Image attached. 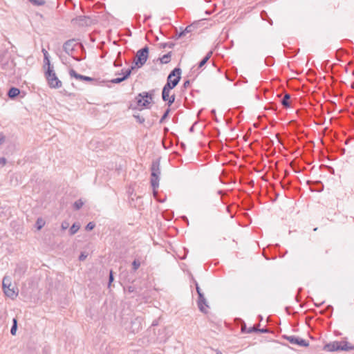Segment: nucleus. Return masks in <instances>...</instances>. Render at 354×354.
<instances>
[{
  "label": "nucleus",
  "instance_id": "nucleus-32",
  "mask_svg": "<svg viewBox=\"0 0 354 354\" xmlns=\"http://www.w3.org/2000/svg\"><path fill=\"white\" fill-rule=\"evenodd\" d=\"M169 113V109H168L165 112V113L163 114V115L162 116V118H160V123H162V122L165 121V120L167 118Z\"/></svg>",
  "mask_w": 354,
  "mask_h": 354
},
{
  "label": "nucleus",
  "instance_id": "nucleus-26",
  "mask_svg": "<svg viewBox=\"0 0 354 354\" xmlns=\"http://www.w3.org/2000/svg\"><path fill=\"white\" fill-rule=\"evenodd\" d=\"M30 3L35 6H43L45 4V0H28Z\"/></svg>",
  "mask_w": 354,
  "mask_h": 354
},
{
  "label": "nucleus",
  "instance_id": "nucleus-50",
  "mask_svg": "<svg viewBox=\"0 0 354 354\" xmlns=\"http://www.w3.org/2000/svg\"><path fill=\"white\" fill-rule=\"evenodd\" d=\"M156 324V322H154V323L152 324V326H154Z\"/></svg>",
  "mask_w": 354,
  "mask_h": 354
},
{
  "label": "nucleus",
  "instance_id": "nucleus-20",
  "mask_svg": "<svg viewBox=\"0 0 354 354\" xmlns=\"http://www.w3.org/2000/svg\"><path fill=\"white\" fill-rule=\"evenodd\" d=\"M171 53L164 55L160 59L161 63L167 64L170 62Z\"/></svg>",
  "mask_w": 354,
  "mask_h": 354
},
{
  "label": "nucleus",
  "instance_id": "nucleus-22",
  "mask_svg": "<svg viewBox=\"0 0 354 354\" xmlns=\"http://www.w3.org/2000/svg\"><path fill=\"white\" fill-rule=\"evenodd\" d=\"M44 68L45 71L46 70V68H50V69L53 68V66H51V64H50L49 57H47V59L44 58Z\"/></svg>",
  "mask_w": 354,
  "mask_h": 354
},
{
  "label": "nucleus",
  "instance_id": "nucleus-7",
  "mask_svg": "<svg viewBox=\"0 0 354 354\" xmlns=\"http://www.w3.org/2000/svg\"><path fill=\"white\" fill-rule=\"evenodd\" d=\"M285 339L292 344H297L301 346L306 347L309 344L306 340L296 336H285Z\"/></svg>",
  "mask_w": 354,
  "mask_h": 354
},
{
  "label": "nucleus",
  "instance_id": "nucleus-23",
  "mask_svg": "<svg viewBox=\"0 0 354 354\" xmlns=\"http://www.w3.org/2000/svg\"><path fill=\"white\" fill-rule=\"evenodd\" d=\"M17 328V319L15 318V319H13V325L10 330V333L12 335H15L16 334Z\"/></svg>",
  "mask_w": 354,
  "mask_h": 354
},
{
  "label": "nucleus",
  "instance_id": "nucleus-48",
  "mask_svg": "<svg viewBox=\"0 0 354 354\" xmlns=\"http://www.w3.org/2000/svg\"><path fill=\"white\" fill-rule=\"evenodd\" d=\"M323 303H324V302H321L319 304H315V305H316V306H321L322 304H323Z\"/></svg>",
  "mask_w": 354,
  "mask_h": 354
},
{
  "label": "nucleus",
  "instance_id": "nucleus-36",
  "mask_svg": "<svg viewBox=\"0 0 354 354\" xmlns=\"http://www.w3.org/2000/svg\"><path fill=\"white\" fill-rule=\"evenodd\" d=\"M134 117L137 119V121L140 124L145 122V118L143 117H141L140 115H134Z\"/></svg>",
  "mask_w": 354,
  "mask_h": 354
},
{
  "label": "nucleus",
  "instance_id": "nucleus-4",
  "mask_svg": "<svg viewBox=\"0 0 354 354\" xmlns=\"http://www.w3.org/2000/svg\"><path fill=\"white\" fill-rule=\"evenodd\" d=\"M149 54V48L147 46L138 50L136 53V59L134 60L135 65L137 68L142 67L147 62Z\"/></svg>",
  "mask_w": 354,
  "mask_h": 354
},
{
  "label": "nucleus",
  "instance_id": "nucleus-40",
  "mask_svg": "<svg viewBox=\"0 0 354 354\" xmlns=\"http://www.w3.org/2000/svg\"><path fill=\"white\" fill-rule=\"evenodd\" d=\"M6 163V159L5 158H0V164L4 165Z\"/></svg>",
  "mask_w": 354,
  "mask_h": 354
},
{
  "label": "nucleus",
  "instance_id": "nucleus-45",
  "mask_svg": "<svg viewBox=\"0 0 354 354\" xmlns=\"http://www.w3.org/2000/svg\"><path fill=\"white\" fill-rule=\"evenodd\" d=\"M332 310H333V306H332L329 305L326 308V311H330V313H332Z\"/></svg>",
  "mask_w": 354,
  "mask_h": 354
},
{
  "label": "nucleus",
  "instance_id": "nucleus-21",
  "mask_svg": "<svg viewBox=\"0 0 354 354\" xmlns=\"http://www.w3.org/2000/svg\"><path fill=\"white\" fill-rule=\"evenodd\" d=\"M261 17L262 18L263 20L268 21L270 24H271V25L272 24V19L269 18V17L266 11H262L261 12Z\"/></svg>",
  "mask_w": 354,
  "mask_h": 354
},
{
  "label": "nucleus",
  "instance_id": "nucleus-33",
  "mask_svg": "<svg viewBox=\"0 0 354 354\" xmlns=\"http://www.w3.org/2000/svg\"><path fill=\"white\" fill-rule=\"evenodd\" d=\"M95 227V223L93 222H89L86 226V230L88 231L92 230Z\"/></svg>",
  "mask_w": 354,
  "mask_h": 354
},
{
  "label": "nucleus",
  "instance_id": "nucleus-39",
  "mask_svg": "<svg viewBox=\"0 0 354 354\" xmlns=\"http://www.w3.org/2000/svg\"><path fill=\"white\" fill-rule=\"evenodd\" d=\"M41 52L44 54V58L47 59V57H49V54L45 48H42Z\"/></svg>",
  "mask_w": 354,
  "mask_h": 354
},
{
  "label": "nucleus",
  "instance_id": "nucleus-14",
  "mask_svg": "<svg viewBox=\"0 0 354 354\" xmlns=\"http://www.w3.org/2000/svg\"><path fill=\"white\" fill-rule=\"evenodd\" d=\"M26 272V268L23 265H17L15 270V276L21 277Z\"/></svg>",
  "mask_w": 354,
  "mask_h": 354
},
{
  "label": "nucleus",
  "instance_id": "nucleus-25",
  "mask_svg": "<svg viewBox=\"0 0 354 354\" xmlns=\"http://www.w3.org/2000/svg\"><path fill=\"white\" fill-rule=\"evenodd\" d=\"M36 224H37V230H39L43 227V226L45 224V222L42 218H39L37 220Z\"/></svg>",
  "mask_w": 354,
  "mask_h": 354
},
{
  "label": "nucleus",
  "instance_id": "nucleus-11",
  "mask_svg": "<svg viewBox=\"0 0 354 354\" xmlns=\"http://www.w3.org/2000/svg\"><path fill=\"white\" fill-rule=\"evenodd\" d=\"M198 306L201 312H207L206 308H208V305L203 294H200V296H198Z\"/></svg>",
  "mask_w": 354,
  "mask_h": 354
},
{
  "label": "nucleus",
  "instance_id": "nucleus-13",
  "mask_svg": "<svg viewBox=\"0 0 354 354\" xmlns=\"http://www.w3.org/2000/svg\"><path fill=\"white\" fill-rule=\"evenodd\" d=\"M339 348L338 351H351L354 350V346H351L348 342H338Z\"/></svg>",
  "mask_w": 354,
  "mask_h": 354
},
{
  "label": "nucleus",
  "instance_id": "nucleus-16",
  "mask_svg": "<svg viewBox=\"0 0 354 354\" xmlns=\"http://www.w3.org/2000/svg\"><path fill=\"white\" fill-rule=\"evenodd\" d=\"M212 55V52L209 51L205 56V57L200 62V63L198 64V68H201V67H203L207 62V61L209 59V58L211 57Z\"/></svg>",
  "mask_w": 354,
  "mask_h": 354
},
{
  "label": "nucleus",
  "instance_id": "nucleus-37",
  "mask_svg": "<svg viewBox=\"0 0 354 354\" xmlns=\"http://www.w3.org/2000/svg\"><path fill=\"white\" fill-rule=\"evenodd\" d=\"M87 257V254L84 252H82L79 257L80 261H84L86 258Z\"/></svg>",
  "mask_w": 354,
  "mask_h": 354
},
{
  "label": "nucleus",
  "instance_id": "nucleus-31",
  "mask_svg": "<svg viewBox=\"0 0 354 354\" xmlns=\"http://www.w3.org/2000/svg\"><path fill=\"white\" fill-rule=\"evenodd\" d=\"M174 46V44L172 43V42H167V43H163V44H161V46L162 48H172Z\"/></svg>",
  "mask_w": 354,
  "mask_h": 354
},
{
  "label": "nucleus",
  "instance_id": "nucleus-44",
  "mask_svg": "<svg viewBox=\"0 0 354 354\" xmlns=\"http://www.w3.org/2000/svg\"><path fill=\"white\" fill-rule=\"evenodd\" d=\"M4 140H5L4 136L2 133H0V144L3 142Z\"/></svg>",
  "mask_w": 354,
  "mask_h": 354
},
{
  "label": "nucleus",
  "instance_id": "nucleus-6",
  "mask_svg": "<svg viewBox=\"0 0 354 354\" xmlns=\"http://www.w3.org/2000/svg\"><path fill=\"white\" fill-rule=\"evenodd\" d=\"M171 87L169 84H166L162 89V97L164 101H168V105L170 106L171 104L175 100V95H173L171 96L169 95L170 91L171 90Z\"/></svg>",
  "mask_w": 354,
  "mask_h": 354
},
{
  "label": "nucleus",
  "instance_id": "nucleus-8",
  "mask_svg": "<svg viewBox=\"0 0 354 354\" xmlns=\"http://www.w3.org/2000/svg\"><path fill=\"white\" fill-rule=\"evenodd\" d=\"M76 45L77 43L75 39H69L64 44L63 49L66 54L70 55H72V53L74 50V48Z\"/></svg>",
  "mask_w": 354,
  "mask_h": 354
},
{
  "label": "nucleus",
  "instance_id": "nucleus-35",
  "mask_svg": "<svg viewBox=\"0 0 354 354\" xmlns=\"http://www.w3.org/2000/svg\"><path fill=\"white\" fill-rule=\"evenodd\" d=\"M259 330V328L256 326H253V327H250V328H248L247 333H251L252 332H258Z\"/></svg>",
  "mask_w": 354,
  "mask_h": 354
},
{
  "label": "nucleus",
  "instance_id": "nucleus-3",
  "mask_svg": "<svg viewBox=\"0 0 354 354\" xmlns=\"http://www.w3.org/2000/svg\"><path fill=\"white\" fill-rule=\"evenodd\" d=\"M154 91H151L149 92H142L136 97L137 104L138 106L140 107H147L153 100Z\"/></svg>",
  "mask_w": 354,
  "mask_h": 354
},
{
  "label": "nucleus",
  "instance_id": "nucleus-47",
  "mask_svg": "<svg viewBox=\"0 0 354 354\" xmlns=\"http://www.w3.org/2000/svg\"><path fill=\"white\" fill-rule=\"evenodd\" d=\"M216 354H222V353L218 350H216Z\"/></svg>",
  "mask_w": 354,
  "mask_h": 354
},
{
  "label": "nucleus",
  "instance_id": "nucleus-43",
  "mask_svg": "<svg viewBox=\"0 0 354 354\" xmlns=\"http://www.w3.org/2000/svg\"><path fill=\"white\" fill-rule=\"evenodd\" d=\"M258 332L261 333H266L268 332V330L266 328H262V329H259Z\"/></svg>",
  "mask_w": 354,
  "mask_h": 354
},
{
  "label": "nucleus",
  "instance_id": "nucleus-1",
  "mask_svg": "<svg viewBox=\"0 0 354 354\" xmlns=\"http://www.w3.org/2000/svg\"><path fill=\"white\" fill-rule=\"evenodd\" d=\"M151 170V185L153 189V196L155 198H156L158 192L157 191H156V189L158 188L159 186V180L160 176L159 160H156L152 162Z\"/></svg>",
  "mask_w": 354,
  "mask_h": 354
},
{
  "label": "nucleus",
  "instance_id": "nucleus-9",
  "mask_svg": "<svg viewBox=\"0 0 354 354\" xmlns=\"http://www.w3.org/2000/svg\"><path fill=\"white\" fill-rule=\"evenodd\" d=\"M69 75H70L71 77H74L76 80H80V81H86V82L93 81V78L88 77V76H84V75L78 74L74 69H71L69 71Z\"/></svg>",
  "mask_w": 354,
  "mask_h": 354
},
{
  "label": "nucleus",
  "instance_id": "nucleus-51",
  "mask_svg": "<svg viewBox=\"0 0 354 354\" xmlns=\"http://www.w3.org/2000/svg\"><path fill=\"white\" fill-rule=\"evenodd\" d=\"M156 324V322H154V323L152 324V326H154Z\"/></svg>",
  "mask_w": 354,
  "mask_h": 354
},
{
  "label": "nucleus",
  "instance_id": "nucleus-2",
  "mask_svg": "<svg viewBox=\"0 0 354 354\" xmlns=\"http://www.w3.org/2000/svg\"><path fill=\"white\" fill-rule=\"evenodd\" d=\"M45 77L47 80L48 86L52 88H59L62 87V83L57 77L53 68H46L44 72Z\"/></svg>",
  "mask_w": 354,
  "mask_h": 354
},
{
  "label": "nucleus",
  "instance_id": "nucleus-42",
  "mask_svg": "<svg viewBox=\"0 0 354 354\" xmlns=\"http://www.w3.org/2000/svg\"><path fill=\"white\" fill-rule=\"evenodd\" d=\"M122 65L121 61L115 60L114 62V66H120Z\"/></svg>",
  "mask_w": 354,
  "mask_h": 354
},
{
  "label": "nucleus",
  "instance_id": "nucleus-52",
  "mask_svg": "<svg viewBox=\"0 0 354 354\" xmlns=\"http://www.w3.org/2000/svg\"><path fill=\"white\" fill-rule=\"evenodd\" d=\"M190 131H193V127L190 128Z\"/></svg>",
  "mask_w": 354,
  "mask_h": 354
},
{
  "label": "nucleus",
  "instance_id": "nucleus-29",
  "mask_svg": "<svg viewBox=\"0 0 354 354\" xmlns=\"http://www.w3.org/2000/svg\"><path fill=\"white\" fill-rule=\"evenodd\" d=\"M192 27L191 26H187V27L185 28V30H183V32H181L179 34V37H182V36H184V35H185V34H186L187 32H191V30H192Z\"/></svg>",
  "mask_w": 354,
  "mask_h": 354
},
{
  "label": "nucleus",
  "instance_id": "nucleus-34",
  "mask_svg": "<svg viewBox=\"0 0 354 354\" xmlns=\"http://www.w3.org/2000/svg\"><path fill=\"white\" fill-rule=\"evenodd\" d=\"M69 227V223L67 221H63L61 227L63 230H66Z\"/></svg>",
  "mask_w": 354,
  "mask_h": 354
},
{
  "label": "nucleus",
  "instance_id": "nucleus-19",
  "mask_svg": "<svg viewBox=\"0 0 354 354\" xmlns=\"http://www.w3.org/2000/svg\"><path fill=\"white\" fill-rule=\"evenodd\" d=\"M80 227V225L78 223L73 224V225L71 227V228L69 230L70 234L71 235L75 234L79 230Z\"/></svg>",
  "mask_w": 354,
  "mask_h": 354
},
{
  "label": "nucleus",
  "instance_id": "nucleus-27",
  "mask_svg": "<svg viewBox=\"0 0 354 354\" xmlns=\"http://www.w3.org/2000/svg\"><path fill=\"white\" fill-rule=\"evenodd\" d=\"M134 68H135L134 66H131V68H129L125 71V72L124 73V75H123L124 80L127 79L129 77V75L131 73V71L133 70Z\"/></svg>",
  "mask_w": 354,
  "mask_h": 354
},
{
  "label": "nucleus",
  "instance_id": "nucleus-38",
  "mask_svg": "<svg viewBox=\"0 0 354 354\" xmlns=\"http://www.w3.org/2000/svg\"><path fill=\"white\" fill-rule=\"evenodd\" d=\"M195 285H196V291H197V293L198 295V296H200V294H203L202 292H201V290L200 288V287L198 286V284L196 281H195Z\"/></svg>",
  "mask_w": 354,
  "mask_h": 354
},
{
  "label": "nucleus",
  "instance_id": "nucleus-28",
  "mask_svg": "<svg viewBox=\"0 0 354 354\" xmlns=\"http://www.w3.org/2000/svg\"><path fill=\"white\" fill-rule=\"evenodd\" d=\"M140 266V261L138 260H134L132 263V267H133V271H136L139 268Z\"/></svg>",
  "mask_w": 354,
  "mask_h": 354
},
{
  "label": "nucleus",
  "instance_id": "nucleus-15",
  "mask_svg": "<svg viewBox=\"0 0 354 354\" xmlns=\"http://www.w3.org/2000/svg\"><path fill=\"white\" fill-rule=\"evenodd\" d=\"M19 93H20V91L19 88H15V87H12L8 91V95L10 98H14V97H17V95H19Z\"/></svg>",
  "mask_w": 354,
  "mask_h": 354
},
{
  "label": "nucleus",
  "instance_id": "nucleus-5",
  "mask_svg": "<svg viewBox=\"0 0 354 354\" xmlns=\"http://www.w3.org/2000/svg\"><path fill=\"white\" fill-rule=\"evenodd\" d=\"M181 70L179 68H174L167 77V82L171 88H174L180 79Z\"/></svg>",
  "mask_w": 354,
  "mask_h": 354
},
{
  "label": "nucleus",
  "instance_id": "nucleus-46",
  "mask_svg": "<svg viewBox=\"0 0 354 354\" xmlns=\"http://www.w3.org/2000/svg\"><path fill=\"white\" fill-rule=\"evenodd\" d=\"M189 84H190L189 81V80H187V81H185V82H184V84H183V86H184L185 88H187V86H189Z\"/></svg>",
  "mask_w": 354,
  "mask_h": 354
},
{
  "label": "nucleus",
  "instance_id": "nucleus-30",
  "mask_svg": "<svg viewBox=\"0 0 354 354\" xmlns=\"http://www.w3.org/2000/svg\"><path fill=\"white\" fill-rule=\"evenodd\" d=\"M124 80H125L124 77H118V78L113 79L111 80V82L113 84H119V83L123 82Z\"/></svg>",
  "mask_w": 354,
  "mask_h": 354
},
{
  "label": "nucleus",
  "instance_id": "nucleus-49",
  "mask_svg": "<svg viewBox=\"0 0 354 354\" xmlns=\"http://www.w3.org/2000/svg\"><path fill=\"white\" fill-rule=\"evenodd\" d=\"M215 112H216V111H215V110H212V114H215Z\"/></svg>",
  "mask_w": 354,
  "mask_h": 354
},
{
  "label": "nucleus",
  "instance_id": "nucleus-18",
  "mask_svg": "<svg viewBox=\"0 0 354 354\" xmlns=\"http://www.w3.org/2000/svg\"><path fill=\"white\" fill-rule=\"evenodd\" d=\"M290 98V95L289 94L286 93L284 95L283 99L281 100V104L284 107H286V108L290 107V102H289Z\"/></svg>",
  "mask_w": 354,
  "mask_h": 354
},
{
  "label": "nucleus",
  "instance_id": "nucleus-41",
  "mask_svg": "<svg viewBox=\"0 0 354 354\" xmlns=\"http://www.w3.org/2000/svg\"><path fill=\"white\" fill-rule=\"evenodd\" d=\"M113 281V272H112V271H111L110 274H109V285L111 284V283Z\"/></svg>",
  "mask_w": 354,
  "mask_h": 354
},
{
  "label": "nucleus",
  "instance_id": "nucleus-17",
  "mask_svg": "<svg viewBox=\"0 0 354 354\" xmlns=\"http://www.w3.org/2000/svg\"><path fill=\"white\" fill-rule=\"evenodd\" d=\"M7 286H12V279L9 276H5L2 281V288H5Z\"/></svg>",
  "mask_w": 354,
  "mask_h": 354
},
{
  "label": "nucleus",
  "instance_id": "nucleus-10",
  "mask_svg": "<svg viewBox=\"0 0 354 354\" xmlns=\"http://www.w3.org/2000/svg\"><path fill=\"white\" fill-rule=\"evenodd\" d=\"M3 290L5 295L12 299L16 298L18 295L17 288H15L13 286H7L5 288H3Z\"/></svg>",
  "mask_w": 354,
  "mask_h": 354
},
{
  "label": "nucleus",
  "instance_id": "nucleus-12",
  "mask_svg": "<svg viewBox=\"0 0 354 354\" xmlns=\"http://www.w3.org/2000/svg\"><path fill=\"white\" fill-rule=\"evenodd\" d=\"M338 346H339L338 342L335 341V342H333L326 344L324 346V350L326 351H330V352L335 351H338V348H339Z\"/></svg>",
  "mask_w": 354,
  "mask_h": 354
},
{
  "label": "nucleus",
  "instance_id": "nucleus-24",
  "mask_svg": "<svg viewBox=\"0 0 354 354\" xmlns=\"http://www.w3.org/2000/svg\"><path fill=\"white\" fill-rule=\"evenodd\" d=\"M83 205H84L83 201L81 199H80V200L76 201L74 203L73 206H74V208L77 210V209H80L83 206Z\"/></svg>",
  "mask_w": 354,
  "mask_h": 354
}]
</instances>
